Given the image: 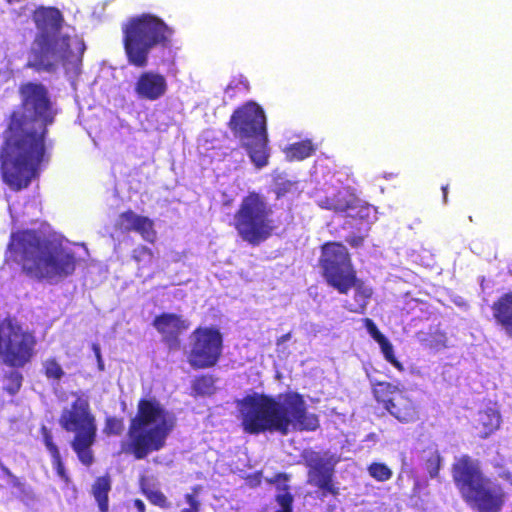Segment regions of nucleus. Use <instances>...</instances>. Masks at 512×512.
Here are the masks:
<instances>
[{
  "mask_svg": "<svg viewBox=\"0 0 512 512\" xmlns=\"http://www.w3.org/2000/svg\"><path fill=\"white\" fill-rule=\"evenodd\" d=\"M18 92L21 109L10 113L0 148L2 181L16 192L28 188L39 177L42 165L48 162V126L57 115L44 84L25 82L20 84Z\"/></svg>",
  "mask_w": 512,
  "mask_h": 512,
  "instance_id": "nucleus-1",
  "label": "nucleus"
},
{
  "mask_svg": "<svg viewBox=\"0 0 512 512\" xmlns=\"http://www.w3.org/2000/svg\"><path fill=\"white\" fill-rule=\"evenodd\" d=\"M238 419L246 433L315 430L319 426L315 414L308 413L303 397L297 393L271 397L259 393L237 401Z\"/></svg>",
  "mask_w": 512,
  "mask_h": 512,
  "instance_id": "nucleus-2",
  "label": "nucleus"
},
{
  "mask_svg": "<svg viewBox=\"0 0 512 512\" xmlns=\"http://www.w3.org/2000/svg\"><path fill=\"white\" fill-rule=\"evenodd\" d=\"M7 250L9 259L21 267L22 272L37 280L69 276L76 269V258L37 230L12 232Z\"/></svg>",
  "mask_w": 512,
  "mask_h": 512,
  "instance_id": "nucleus-3",
  "label": "nucleus"
},
{
  "mask_svg": "<svg viewBox=\"0 0 512 512\" xmlns=\"http://www.w3.org/2000/svg\"><path fill=\"white\" fill-rule=\"evenodd\" d=\"M33 21L38 29L32 48L37 69L53 71L56 63H61L64 67L78 66L81 63L85 44L77 39L75 52L71 49V37L67 34L60 35L64 17L58 8H37L33 13Z\"/></svg>",
  "mask_w": 512,
  "mask_h": 512,
  "instance_id": "nucleus-4",
  "label": "nucleus"
},
{
  "mask_svg": "<svg viewBox=\"0 0 512 512\" xmlns=\"http://www.w3.org/2000/svg\"><path fill=\"white\" fill-rule=\"evenodd\" d=\"M174 427V417L155 399L141 400L123 448L137 459L160 450Z\"/></svg>",
  "mask_w": 512,
  "mask_h": 512,
  "instance_id": "nucleus-5",
  "label": "nucleus"
},
{
  "mask_svg": "<svg viewBox=\"0 0 512 512\" xmlns=\"http://www.w3.org/2000/svg\"><path fill=\"white\" fill-rule=\"evenodd\" d=\"M123 47L127 61L137 68L148 65L150 51L156 46L168 47L174 30L161 18L144 13L122 25Z\"/></svg>",
  "mask_w": 512,
  "mask_h": 512,
  "instance_id": "nucleus-6",
  "label": "nucleus"
},
{
  "mask_svg": "<svg viewBox=\"0 0 512 512\" xmlns=\"http://www.w3.org/2000/svg\"><path fill=\"white\" fill-rule=\"evenodd\" d=\"M228 127L241 140L242 147L256 168L268 165L270 148L267 120L259 104L248 101L237 107L230 116Z\"/></svg>",
  "mask_w": 512,
  "mask_h": 512,
  "instance_id": "nucleus-7",
  "label": "nucleus"
},
{
  "mask_svg": "<svg viewBox=\"0 0 512 512\" xmlns=\"http://www.w3.org/2000/svg\"><path fill=\"white\" fill-rule=\"evenodd\" d=\"M453 479L464 499L480 512H498L503 504V492L499 485L484 478L478 464L467 456L453 465Z\"/></svg>",
  "mask_w": 512,
  "mask_h": 512,
  "instance_id": "nucleus-8",
  "label": "nucleus"
},
{
  "mask_svg": "<svg viewBox=\"0 0 512 512\" xmlns=\"http://www.w3.org/2000/svg\"><path fill=\"white\" fill-rule=\"evenodd\" d=\"M272 212L264 195L250 191L241 199L235 211L233 227L244 242L258 246L270 238L274 232Z\"/></svg>",
  "mask_w": 512,
  "mask_h": 512,
  "instance_id": "nucleus-9",
  "label": "nucleus"
},
{
  "mask_svg": "<svg viewBox=\"0 0 512 512\" xmlns=\"http://www.w3.org/2000/svg\"><path fill=\"white\" fill-rule=\"evenodd\" d=\"M59 422L66 431L75 434L72 448L79 460L85 465H90L93 462L91 446L95 441L97 427L90 412L88 399L77 396L71 407L63 409Z\"/></svg>",
  "mask_w": 512,
  "mask_h": 512,
  "instance_id": "nucleus-10",
  "label": "nucleus"
},
{
  "mask_svg": "<svg viewBox=\"0 0 512 512\" xmlns=\"http://www.w3.org/2000/svg\"><path fill=\"white\" fill-rule=\"evenodd\" d=\"M318 264L326 283L340 294H347L357 272L344 244L335 241L322 244Z\"/></svg>",
  "mask_w": 512,
  "mask_h": 512,
  "instance_id": "nucleus-11",
  "label": "nucleus"
},
{
  "mask_svg": "<svg viewBox=\"0 0 512 512\" xmlns=\"http://www.w3.org/2000/svg\"><path fill=\"white\" fill-rule=\"evenodd\" d=\"M36 338L20 322H0V361L23 367L34 356Z\"/></svg>",
  "mask_w": 512,
  "mask_h": 512,
  "instance_id": "nucleus-12",
  "label": "nucleus"
},
{
  "mask_svg": "<svg viewBox=\"0 0 512 512\" xmlns=\"http://www.w3.org/2000/svg\"><path fill=\"white\" fill-rule=\"evenodd\" d=\"M222 335L214 327H200L191 336L188 362L194 368L214 366L222 353Z\"/></svg>",
  "mask_w": 512,
  "mask_h": 512,
  "instance_id": "nucleus-13",
  "label": "nucleus"
},
{
  "mask_svg": "<svg viewBox=\"0 0 512 512\" xmlns=\"http://www.w3.org/2000/svg\"><path fill=\"white\" fill-rule=\"evenodd\" d=\"M316 204L321 208L335 213H349L352 217L368 219L374 207L362 202L353 193L336 186H329L323 194H318Z\"/></svg>",
  "mask_w": 512,
  "mask_h": 512,
  "instance_id": "nucleus-14",
  "label": "nucleus"
},
{
  "mask_svg": "<svg viewBox=\"0 0 512 512\" xmlns=\"http://www.w3.org/2000/svg\"><path fill=\"white\" fill-rule=\"evenodd\" d=\"M373 393L379 402L385 404L386 410L400 422L410 423L418 419L415 403L397 385L379 382L374 385Z\"/></svg>",
  "mask_w": 512,
  "mask_h": 512,
  "instance_id": "nucleus-15",
  "label": "nucleus"
},
{
  "mask_svg": "<svg viewBox=\"0 0 512 512\" xmlns=\"http://www.w3.org/2000/svg\"><path fill=\"white\" fill-rule=\"evenodd\" d=\"M303 457L309 467V483L317 486L324 493L336 494L337 490L333 484L332 476L337 459L315 451H305Z\"/></svg>",
  "mask_w": 512,
  "mask_h": 512,
  "instance_id": "nucleus-16",
  "label": "nucleus"
},
{
  "mask_svg": "<svg viewBox=\"0 0 512 512\" xmlns=\"http://www.w3.org/2000/svg\"><path fill=\"white\" fill-rule=\"evenodd\" d=\"M167 80L164 75L154 71L140 73L134 83V92L139 99L156 101L167 92Z\"/></svg>",
  "mask_w": 512,
  "mask_h": 512,
  "instance_id": "nucleus-17",
  "label": "nucleus"
},
{
  "mask_svg": "<svg viewBox=\"0 0 512 512\" xmlns=\"http://www.w3.org/2000/svg\"><path fill=\"white\" fill-rule=\"evenodd\" d=\"M352 288L354 289L353 297L345 301L344 307L352 313L364 314L373 296V289L363 280L359 279L357 274L353 284L350 286V289Z\"/></svg>",
  "mask_w": 512,
  "mask_h": 512,
  "instance_id": "nucleus-18",
  "label": "nucleus"
},
{
  "mask_svg": "<svg viewBox=\"0 0 512 512\" xmlns=\"http://www.w3.org/2000/svg\"><path fill=\"white\" fill-rule=\"evenodd\" d=\"M366 328L370 336L378 343L384 359L398 371L403 372L404 366L396 359L394 347L389 339L376 327L374 322H366Z\"/></svg>",
  "mask_w": 512,
  "mask_h": 512,
  "instance_id": "nucleus-19",
  "label": "nucleus"
},
{
  "mask_svg": "<svg viewBox=\"0 0 512 512\" xmlns=\"http://www.w3.org/2000/svg\"><path fill=\"white\" fill-rule=\"evenodd\" d=\"M500 421L499 413L489 408L478 413L474 427L478 431L479 436L485 438L500 427Z\"/></svg>",
  "mask_w": 512,
  "mask_h": 512,
  "instance_id": "nucleus-20",
  "label": "nucleus"
},
{
  "mask_svg": "<svg viewBox=\"0 0 512 512\" xmlns=\"http://www.w3.org/2000/svg\"><path fill=\"white\" fill-rule=\"evenodd\" d=\"M140 488L142 493L146 496L149 502L155 506L167 509L171 506L164 493L152 484L147 478L142 477L140 480Z\"/></svg>",
  "mask_w": 512,
  "mask_h": 512,
  "instance_id": "nucleus-21",
  "label": "nucleus"
},
{
  "mask_svg": "<svg viewBox=\"0 0 512 512\" xmlns=\"http://www.w3.org/2000/svg\"><path fill=\"white\" fill-rule=\"evenodd\" d=\"M316 151V146L310 139L290 144L286 149V156L291 161H302L312 156Z\"/></svg>",
  "mask_w": 512,
  "mask_h": 512,
  "instance_id": "nucleus-22",
  "label": "nucleus"
},
{
  "mask_svg": "<svg viewBox=\"0 0 512 512\" xmlns=\"http://www.w3.org/2000/svg\"><path fill=\"white\" fill-rule=\"evenodd\" d=\"M491 308L495 320H512V291L502 294Z\"/></svg>",
  "mask_w": 512,
  "mask_h": 512,
  "instance_id": "nucleus-23",
  "label": "nucleus"
},
{
  "mask_svg": "<svg viewBox=\"0 0 512 512\" xmlns=\"http://www.w3.org/2000/svg\"><path fill=\"white\" fill-rule=\"evenodd\" d=\"M133 232L138 233L142 239L148 243L154 244L157 240V231L154 221L147 216H139Z\"/></svg>",
  "mask_w": 512,
  "mask_h": 512,
  "instance_id": "nucleus-24",
  "label": "nucleus"
},
{
  "mask_svg": "<svg viewBox=\"0 0 512 512\" xmlns=\"http://www.w3.org/2000/svg\"><path fill=\"white\" fill-rule=\"evenodd\" d=\"M180 322H154L155 328L163 335L164 340L169 344L170 348L178 346V335L182 328Z\"/></svg>",
  "mask_w": 512,
  "mask_h": 512,
  "instance_id": "nucleus-25",
  "label": "nucleus"
},
{
  "mask_svg": "<svg viewBox=\"0 0 512 512\" xmlns=\"http://www.w3.org/2000/svg\"><path fill=\"white\" fill-rule=\"evenodd\" d=\"M110 490V481L106 477H100L93 485V495L99 505L101 512L108 510V492Z\"/></svg>",
  "mask_w": 512,
  "mask_h": 512,
  "instance_id": "nucleus-26",
  "label": "nucleus"
},
{
  "mask_svg": "<svg viewBox=\"0 0 512 512\" xmlns=\"http://www.w3.org/2000/svg\"><path fill=\"white\" fill-rule=\"evenodd\" d=\"M132 259L138 264L139 269H144L154 263L155 256L150 248L139 245L132 251Z\"/></svg>",
  "mask_w": 512,
  "mask_h": 512,
  "instance_id": "nucleus-27",
  "label": "nucleus"
},
{
  "mask_svg": "<svg viewBox=\"0 0 512 512\" xmlns=\"http://www.w3.org/2000/svg\"><path fill=\"white\" fill-rule=\"evenodd\" d=\"M139 216V214H136L131 209L120 213L116 221V228L122 232H133L135 223Z\"/></svg>",
  "mask_w": 512,
  "mask_h": 512,
  "instance_id": "nucleus-28",
  "label": "nucleus"
},
{
  "mask_svg": "<svg viewBox=\"0 0 512 512\" xmlns=\"http://www.w3.org/2000/svg\"><path fill=\"white\" fill-rule=\"evenodd\" d=\"M368 472L371 477L377 481H387L392 477V470L383 463H372L368 467Z\"/></svg>",
  "mask_w": 512,
  "mask_h": 512,
  "instance_id": "nucleus-29",
  "label": "nucleus"
},
{
  "mask_svg": "<svg viewBox=\"0 0 512 512\" xmlns=\"http://www.w3.org/2000/svg\"><path fill=\"white\" fill-rule=\"evenodd\" d=\"M41 431L44 439V444L52 457V461L60 466V452L58 447L53 443L51 433L44 426L42 427Z\"/></svg>",
  "mask_w": 512,
  "mask_h": 512,
  "instance_id": "nucleus-30",
  "label": "nucleus"
},
{
  "mask_svg": "<svg viewBox=\"0 0 512 512\" xmlns=\"http://www.w3.org/2000/svg\"><path fill=\"white\" fill-rule=\"evenodd\" d=\"M441 457L437 450L428 452L426 458V469L431 477H435L440 469Z\"/></svg>",
  "mask_w": 512,
  "mask_h": 512,
  "instance_id": "nucleus-31",
  "label": "nucleus"
},
{
  "mask_svg": "<svg viewBox=\"0 0 512 512\" xmlns=\"http://www.w3.org/2000/svg\"><path fill=\"white\" fill-rule=\"evenodd\" d=\"M44 368L48 378L60 379L63 375L61 366L54 359L46 360Z\"/></svg>",
  "mask_w": 512,
  "mask_h": 512,
  "instance_id": "nucleus-32",
  "label": "nucleus"
},
{
  "mask_svg": "<svg viewBox=\"0 0 512 512\" xmlns=\"http://www.w3.org/2000/svg\"><path fill=\"white\" fill-rule=\"evenodd\" d=\"M199 492V488L195 487L193 489L192 494L185 495V501L187 503V507L183 508L181 512H199L200 503L197 500V494Z\"/></svg>",
  "mask_w": 512,
  "mask_h": 512,
  "instance_id": "nucleus-33",
  "label": "nucleus"
},
{
  "mask_svg": "<svg viewBox=\"0 0 512 512\" xmlns=\"http://www.w3.org/2000/svg\"><path fill=\"white\" fill-rule=\"evenodd\" d=\"M276 499L280 505V509L277 510L276 512H291V504H292L293 498L289 492L284 491V492L278 494Z\"/></svg>",
  "mask_w": 512,
  "mask_h": 512,
  "instance_id": "nucleus-34",
  "label": "nucleus"
},
{
  "mask_svg": "<svg viewBox=\"0 0 512 512\" xmlns=\"http://www.w3.org/2000/svg\"><path fill=\"white\" fill-rule=\"evenodd\" d=\"M123 429V423L121 420L116 418H109L106 422L105 432L107 434L118 435L121 433Z\"/></svg>",
  "mask_w": 512,
  "mask_h": 512,
  "instance_id": "nucleus-35",
  "label": "nucleus"
},
{
  "mask_svg": "<svg viewBox=\"0 0 512 512\" xmlns=\"http://www.w3.org/2000/svg\"><path fill=\"white\" fill-rule=\"evenodd\" d=\"M293 182L289 180H285L283 182L277 183L274 193L276 196V199H280L283 196H285L287 193H289L293 187Z\"/></svg>",
  "mask_w": 512,
  "mask_h": 512,
  "instance_id": "nucleus-36",
  "label": "nucleus"
},
{
  "mask_svg": "<svg viewBox=\"0 0 512 512\" xmlns=\"http://www.w3.org/2000/svg\"><path fill=\"white\" fill-rule=\"evenodd\" d=\"M365 236L355 234L346 238V242L353 248H359L364 244Z\"/></svg>",
  "mask_w": 512,
  "mask_h": 512,
  "instance_id": "nucleus-37",
  "label": "nucleus"
},
{
  "mask_svg": "<svg viewBox=\"0 0 512 512\" xmlns=\"http://www.w3.org/2000/svg\"><path fill=\"white\" fill-rule=\"evenodd\" d=\"M10 379L12 381V386L8 387V391L11 394H14L21 386V375L19 373H11Z\"/></svg>",
  "mask_w": 512,
  "mask_h": 512,
  "instance_id": "nucleus-38",
  "label": "nucleus"
},
{
  "mask_svg": "<svg viewBox=\"0 0 512 512\" xmlns=\"http://www.w3.org/2000/svg\"><path fill=\"white\" fill-rule=\"evenodd\" d=\"M430 346L435 347L437 349H439L441 347H445L446 346V337H445V335H443V334L437 335L435 340L430 342Z\"/></svg>",
  "mask_w": 512,
  "mask_h": 512,
  "instance_id": "nucleus-39",
  "label": "nucleus"
},
{
  "mask_svg": "<svg viewBox=\"0 0 512 512\" xmlns=\"http://www.w3.org/2000/svg\"><path fill=\"white\" fill-rule=\"evenodd\" d=\"M93 351H94L95 356L97 358L99 370H101V371L104 370V363H103V360H102V357H101V352H100L99 346L96 345V344H93Z\"/></svg>",
  "mask_w": 512,
  "mask_h": 512,
  "instance_id": "nucleus-40",
  "label": "nucleus"
},
{
  "mask_svg": "<svg viewBox=\"0 0 512 512\" xmlns=\"http://www.w3.org/2000/svg\"><path fill=\"white\" fill-rule=\"evenodd\" d=\"M211 384H212V379L204 377V378H202V379L197 381V383H196V390H199V391L203 392L201 390V386L203 385V386L209 388L211 386Z\"/></svg>",
  "mask_w": 512,
  "mask_h": 512,
  "instance_id": "nucleus-41",
  "label": "nucleus"
},
{
  "mask_svg": "<svg viewBox=\"0 0 512 512\" xmlns=\"http://www.w3.org/2000/svg\"><path fill=\"white\" fill-rule=\"evenodd\" d=\"M154 320H169V321H172V320H180V319H179V316H177L175 314L163 313V314L155 317Z\"/></svg>",
  "mask_w": 512,
  "mask_h": 512,
  "instance_id": "nucleus-42",
  "label": "nucleus"
},
{
  "mask_svg": "<svg viewBox=\"0 0 512 512\" xmlns=\"http://www.w3.org/2000/svg\"><path fill=\"white\" fill-rule=\"evenodd\" d=\"M501 329L512 338V322H499Z\"/></svg>",
  "mask_w": 512,
  "mask_h": 512,
  "instance_id": "nucleus-43",
  "label": "nucleus"
},
{
  "mask_svg": "<svg viewBox=\"0 0 512 512\" xmlns=\"http://www.w3.org/2000/svg\"><path fill=\"white\" fill-rule=\"evenodd\" d=\"M134 506L138 512H145V504L142 500H140V499L134 500Z\"/></svg>",
  "mask_w": 512,
  "mask_h": 512,
  "instance_id": "nucleus-44",
  "label": "nucleus"
},
{
  "mask_svg": "<svg viewBox=\"0 0 512 512\" xmlns=\"http://www.w3.org/2000/svg\"><path fill=\"white\" fill-rule=\"evenodd\" d=\"M53 465L55 466L58 475L61 477H64V469H63L62 462L60 461V466L58 464H55L54 462H53Z\"/></svg>",
  "mask_w": 512,
  "mask_h": 512,
  "instance_id": "nucleus-45",
  "label": "nucleus"
},
{
  "mask_svg": "<svg viewBox=\"0 0 512 512\" xmlns=\"http://www.w3.org/2000/svg\"><path fill=\"white\" fill-rule=\"evenodd\" d=\"M441 189H442V192H443V200L446 203L447 202L448 185H443L441 187Z\"/></svg>",
  "mask_w": 512,
  "mask_h": 512,
  "instance_id": "nucleus-46",
  "label": "nucleus"
},
{
  "mask_svg": "<svg viewBox=\"0 0 512 512\" xmlns=\"http://www.w3.org/2000/svg\"><path fill=\"white\" fill-rule=\"evenodd\" d=\"M288 338H289V334H288V335H285V336L283 337V340H286V339H288Z\"/></svg>",
  "mask_w": 512,
  "mask_h": 512,
  "instance_id": "nucleus-47",
  "label": "nucleus"
}]
</instances>
